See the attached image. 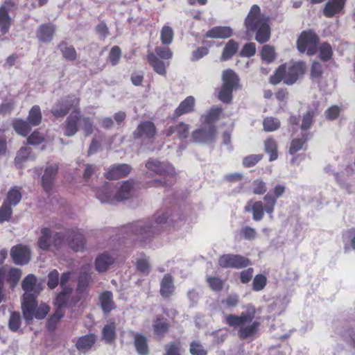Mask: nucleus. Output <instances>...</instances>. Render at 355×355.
Segmentation results:
<instances>
[{
	"label": "nucleus",
	"mask_w": 355,
	"mask_h": 355,
	"mask_svg": "<svg viewBox=\"0 0 355 355\" xmlns=\"http://www.w3.org/2000/svg\"><path fill=\"white\" fill-rule=\"evenodd\" d=\"M267 191L266 182L261 178L256 179L252 182V192L255 195H263Z\"/></svg>",
	"instance_id": "69168bd1"
},
{
	"label": "nucleus",
	"mask_w": 355,
	"mask_h": 355,
	"mask_svg": "<svg viewBox=\"0 0 355 355\" xmlns=\"http://www.w3.org/2000/svg\"><path fill=\"white\" fill-rule=\"evenodd\" d=\"M174 279L169 274H165L160 282L159 293L164 298H169L175 292Z\"/></svg>",
	"instance_id": "b1692460"
},
{
	"label": "nucleus",
	"mask_w": 355,
	"mask_h": 355,
	"mask_svg": "<svg viewBox=\"0 0 355 355\" xmlns=\"http://www.w3.org/2000/svg\"><path fill=\"white\" fill-rule=\"evenodd\" d=\"M155 220L144 223L137 221L130 225L127 228L138 236L141 242L146 243L150 241L159 231V228L175 225L174 215L171 211H157L154 216Z\"/></svg>",
	"instance_id": "f257e3e1"
},
{
	"label": "nucleus",
	"mask_w": 355,
	"mask_h": 355,
	"mask_svg": "<svg viewBox=\"0 0 355 355\" xmlns=\"http://www.w3.org/2000/svg\"><path fill=\"white\" fill-rule=\"evenodd\" d=\"M80 98L75 94H68L58 100L50 110L52 115L56 118H63L72 110L74 113L80 112Z\"/></svg>",
	"instance_id": "0eeeda50"
},
{
	"label": "nucleus",
	"mask_w": 355,
	"mask_h": 355,
	"mask_svg": "<svg viewBox=\"0 0 355 355\" xmlns=\"http://www.w3.org/2000/svg\"><path fill=\"white\" fill-rule=\"evenodd\" d=\"M91 277L88 273L82 272L78 280L76 292L80 294L78 297H73V304H76L82 299L83 295L86 292L90 283Z\"/></svg>",
	"instance_id": "72a5a7b5"
},
{
	"label": "nucleus",
	"mask_w": 355,
	"mask_h": 355,
	"mask_svg": "<svg viewBox=\"0 0 355 355\" xmlns=\"http://www.w3.org/2000/svg\"><path fill=\"white\" fill-rule=\"evenodd\" d=\"M195 105L196 100L193 96H189L186 97L174 110L171 119L176 120L182 115L193 112L195 110Z\"/></svg>",
	"instance_id": "aec40b11"
},
{
	"label": "nucleus",
	"mask_w": 355,
	"mask_h": 355,
	"mask_svg": "<svg viewBox=\"0 0 355 355\" xmlns=\"http://www.w3.org/2000/svg\"><path fill=\"white\" fill-rule=\"evenodd\" d=\"M37 296L26 294L25 302H21L23 316L28 322L32 321L34 318H44L50 310L49 306L45 304L37 306Z\"/></svg>",
	"instance_id": "423d86ee"
},
{
	"label": "nucleus",
	"mask_w": 355,
	"mask_h": 355,
	"mask_svg": "<svg viewBox=\"0 0 355 355\" xmlns=\"http://www.w3.org/2000/svg\"><path fill=\"white\" fill-rule=\"evenodd\" d=\"M58 166L55 164L47 166L42 177V186L46 192L52 190L54 180L58 174Z\"/></svg>",
	"instance_id": "412c9836"
},
{
	"label": "nucleus",
	"mask_w": 355,
	"mask_h": 355,
	"mask_svg": "<svg viewBox=\"0 0 355 355\" xmlns=\"http://www.w3.org/2000/svg\"><path fill=\"white\" fill-rule=\"evenodd\" d=\"M164 355H181V343L180 341H173L164 346Z\"/></svg>",
	"instance_id": "5fc2aeb1"
},
{
	"label": "nucleus",
	"mask_w": 355,
	"mask_h": 355,
	"mask_svg": "<svg viewBox=\"0 0 355 355\" xmlns=\"http://www.w3.org/2000/svg\"><path fill=\"white\" fill-rule=\"evenodd\" d=\"M99 302L104 314L110 313L116 308L113 300V294L110 291H105L99 295Z\"/></svg>",
	"instance_id": "bb28decb"
},
{
	"label": "nucleus",
	"mask_w": 355,
	"mask_h": 355,
	"mask_svg": "<svg viewBox=\"0 0 355 355\" xmlns=\"http://www.w3.org/2000/svg\"><path fill=\"white\" fill-rule=\"evenodd\" d=\"M27 121L32 126H37L42 123V114L39 105H33L30 109Z\"/></svg>",
	"instance_id": "a18cd8bd"
},
{
	"label": "nucleus",
	"mask_w": 355,
	"mask_h": 355,
	"mask_svg": "<svg viewBox=\"0 0 355 355\" xmlns=\"http://www.w3.org/2000/svg\"><path fill=\"white\" fill-rule=\"evenodd\" d=\"M233 35L232 29L229 26H214L205 33L207 38H229Z\"/></svg>",
	"instance_id": "473e14b6"
},
{
	"label": "nucleus",
	"mask_w": 355,
	"mask_h": 355,
	"mask_svg": "<svg viewBox=\"0 0 355 355\" xmlns=\"http://www.w3.org/2000/svg\"><path fill=\"white\" fill-rule=\"evenodd\" d=\"M342 239L345 252H347L350 248L355 250V228L352 227L344 231L342 234Z\"/></svg>",
	"instance_id": "c03bdc74"
},
{
	"label": "nucleus",
	"mask_w": 355,
	"mask_h": 355,
	"mask_svg": "<svg viewBox=\"0 0 355 355\" xmlns=\"http://www.w3.org/2000/svg\"><path fill=\"white\" fill-rule=\"evenodd\" d=\"M116 338V323L113 320H110L102 329L101 340L106 344L112 345L115 343Z\"/></svg>",
	"instance_id": "a878e982"
},
{
	"label": "nucleus",
	"mask_w": 355,
	"mask_h": 355,
	"mask_svg": "<svg viewBox=\"0 0 355 355\" xmlns=\"http://www.w3.org/2000/svg\"><path fill=\"white\" fill-rule=\"evenodd\" d=\"M222 80L218 97L223 103H230L232 99L233 91L239 87V78L232 69H228L223 71Z\"/></svg>",
	"instance_id": "1a4fd4ad"
},
{
	"label": "nucleus",
	"mask_w": 355,
	"mask_h": 355,
	"mask_svg": "<svg viewBox=\"0 0 355 355\" xmlns=\"http://www.w3.org/2000/svg\"><path fill=\"white\" fill-rule=\"evenodd\" d=\"M177 137L180 139H184L188 137L189 132V125L184 122H180L175 125Z\"/></svg>",
	"instance_id": "774afa93"
},
{
	"label": "nucleus",
	"mask_w": 355,
	"mask_h": 355,
	"mask_svg": "<svg viewBox=\"0 0 355 355\" xmlns=\"http://www.w3.org/2000/svg\"><path fill=\"white\" fill-rule=\"evenodd\" d=\"M189 352L191 355H207L208 352L200 342L193 340L190 343Z\"/></svg>",
	"instance_id": "bf43d9fd"
},
{
	"label": "nucleus",
	"mask_w": 355,
	"mask_h": 355,
	"mask_svg": "<svg viewBox=\"0 0 355 355\" xmlns=\"http://www.w3.org/2000/svg\"><path fill=\"white\" fill-rule=\"evenodd\" d=\"M255 309H252L248 313L242 312L240 315L227 314L225 316L226 324L233 329H238V336L243 340L248 338L253 339L259 332L260 322L254 320Z\"/></svg>",
	"instance_id": "7ed1b4c3"
},
{
	"label": "nucleus",
	"mask_w": 355,
	"mask_h": 355,
	"mask_svg": "<svg viewBox=\"0 0 355 355\" xmlns=\"http://www.w3.org/2000/svg\"><path fill=\"white\" fill-rule=\"evenodd\" d=\"M65 237L68 241L69 246L74 252H83L85 248L86 241L84 236L78 232L77 228L68 230L63 234L60 232L55 234L53 243L55 246H60L64 243Z\"/></svg>",
	"instance_id": "6e6552de"
},
{
	"label": "nucleus",
	"mask_w": 355,
	"mask_h": 355,
	"mask_svg": "<svg viewBox=\"0 0 355 355\" xmlns=\"http://www.w3.org/2000/svg\"><path fill=\"white\" fill-rule=\"evenodd\" d=\"M251 202V200L249 201L244 209L245 211H252L253 219L255 221H259L263 218L264 211H266L265 205L261 201H256L250 207Z\"/></svg>",
	"instance_id": "f704fd0d"
},
{
	"label": "nucleus",
	"mask_w": 355,
	"mask_h": 355,
	"mask_svg": "<svg viewBox=\"0 0 355 355\" xmlns=\"http://www.w3.org/2000/svg\"><path fill=\"white\" fill-rule=\"evenodd\" d=\"M10 256L15 264L25 265L31 259V251L27 246L18 244L10 250Z\"/></svg>",
	"instance_id": "f3484780"
},
{
	"label": "nucleus",
	"mask_w": 355,
	"mask_h": 355,
	"mask_svg": "<svg viewBox=\"0 0 355 355\" xmlns=\"http://www.w3.org/2000/svg\"><path fill=\"white\" fill-rule=\"evenodd\" d=\"M50 236H51V230L48 227H44L41 230V236L38 239V246L40 248L47 250L50 248Z\"/></svg>",
	"instance_id": "09e8293b"
},
{
	"label": "nucleus",
	"mask_w": 355,
	"mask_h": 355,
	"mask_svg": "<svg viewBox=\"0 0 355 355\" xmlns=\"http://www.w3.org/2000/svg\"><path fill=\"white\" fill-rule=\"evenodd\" d=\"M218 263L223 268L241 269L251 265V261L241 254H225L219 257Z\"/></svg>",
	"instance_id": "9b49d317"
},
{
	"label": "nucleus",
	"mask_w": 355,
	"mask_h": 355,
	"mask_svg": "<svg viewBox=\"0 0 355 355\" xmlns=\"http://www.w3.org/2000/svg\"><path fill=\"white\" fill-rule=\"evenodd\" d=\"M315 111L311 110H308L302 116V123L300 128L302 131L308 130L314 122L315 116Z\"/></svg>",
	"instance_id": "3c124183"
},
{
	"label": "nucleus",
	"mask_w": 355,
	"mask_h": 355,
	"mask_svg": "<svg viewBox=\"0 0 355 355\" xmlns=\"http://www.w3.org/2000/svg\"><path fill=\"white\" fill-rule=\"evenodd\" d=\"M142 256L144 257H141L137 260L135 267L137 270L139 272L148 275L150 272V264L145 254H142Z\"/></svg>",
	"instance_id": "4d7b16f0"
},
{
	"label": "nucleus",
	"mask_w": 355,
	"mask_h": 355,
	"mask_svg": "<svg viewBox=\"0 0 355 355\" xmlns=\"http://www.w3.org/2000/svg\"><path fill=\"white\" fill-rule=\"evenodd\" d=\"M44 140V136L37 130H34L27 138L28 144L33 146L41 144Z\"/></svg>",
	"instance_id": "338daca9"
},
{
	"label": "nucleus",
	"mask_w": 355,
	"mask_h": 355,
	"mask_svg": "<svg viewBox=\"0 0 355 355\" xmlns=\"http://www.w3.org/2000/svg\"><path fill=\"white\" fill-rule=\"evenodd\" d=\"M96 342V336L94 334H88L78 338L76 343V349L82 352L89 351Z\"/></svg>",
	"instance_id": "c756f323"
},
{
	"label": "nucleus",
	"mask_w": 355,
	"mask_h": 355,
	"mask_svg": "<svg viewBox=\"0 0 355 355\" xmlns=\"http://www.w3.org/2000/svg\"><path fill=\"white\" fill-rule=\"evenodd\" d=\"M319 37L312 31H304L300 35L296 46L301 53H306L308 55H314L318 52Z\"/></svg>",
	"instance_id": "9d476101"
},
{
	"label": "nucleus",
	"mask_w": 355,
	"mask_h": 355,
	"mask_svg": "<svg viewBox=\"0 0 355 355\" xmlns=\"http://www.w3.org/2000/svg\"><path fill=\"white\" fill-rule=\"evenodd\" d=\"M133 188V182L126 180L123 182L114 196L112 195L111 186L106 183L102 187L97 189L96 195L98 199L103 203H114L129 199Z\"/></svg>",
	"instance_id": "39448f33"
},
{
	"label": "nucleus",
	"mask_w": 355,
	"mask_h": 355,
	"mask_svg": "<svg viewBox=\"0 0 355 355\" xmlns=\"http://www.w3.org/2000/svg\"><path fill=\"white\" fill-rule=\"evenodd\" d=\"M280 121L273 116H267L263 120V128L265 132H274L280 128Z\"/></svg>",
	"instance_id": "de8ad7c7"
},
{
	"label": "nucleus",
	"mask_w": 355,
	"mask_h": 355,
	"mask_svg": "<svg viewBox=\"0 0 355 355\" xmlns=\"http://www.w3.org/2000/svg\"><path fill=\"white\" fill-rule=\"evenodd\" d=\"M36 282V277L33 274L28 275L23 279L21 282V287L23 290L25 291V293H24L22 297V302H25V295L26 294L37 297L39 291H37L35 288Z\"/></svg>",
	"instance_id": "cd10ccee"
},
{
	"label": "nucleus",
	"mask_w": 355,
	"mask_h": 355,
	"mask_svg": "<svg viewBox=\"0 0 355 355\" xmlns=\"http://www.w3.org/2000/svg\"><path fill=\"white\" fill-rule=\"evenodd\" d=\"M171 324L168 320L162 315H157L153 322L154 334L163 338L169 331Z\"/></svg>",
	"instance_id": "4be33fe9"
},
{
	"label": "nucleus",
	"mask_w": 355,
	"mask_h": 355,
	"mask_svg": "<svg viewBox=\"0 0 355 355\" xmlns=\"http://www.w3.org/2000/svg\"><path fill=\"white\" fill-rule=\"evenodd\" d=\"M263 157V154L250 155L243 157L242 164L245 168L252 167L259 162Z\"/></svg>",
	"instance_id": "e2e57ef3"
},
{
	"label": "nucleus",
	"mask_w": 355,
	"mask_h": 355,
	"mask_svg": "<svg viewBox=\"0 0 355 355\" xmlns=\"http://www.w3.org/2000/svg\"><path fill=\"white\" fill-rule=\"evenodd\" d=\"M80 119V112H71L66 119L64 134L67 137H72L78 131V123Z\"/></svg>",
	"instance_id": "5701e85b"
},
{
	"label": "nucleus",
	"mask_w": 355,
	"mask_h": 355,
	"mask_svg": "<svg viewBox=\"0 0 355 355\" xmlns=\"http://www.w3.org/2000/svg\"><path fill=\"white\" fill-rule=\"evenodd\" d=\"M285 191L286 187L284 185L277 184L273 188L272 193H268L263 197L266 212L270 215V217H272V214L274 212L277 199L280 198Z\"/></svg>",
	"instance_id": "2eb2a0df"
},
{
	"label": "nucleus",
	"mask_w": 355,
	"mask_h": 355,
	"mask_svg": "<svg viewBox=\"0 0 355 355\" xmlns=\"http://www.w3.org/2000/svg\"><path fill=\"white\" fill-rule=\"evenodd\" d=\"M21 316L19 312L13 311L11 313L8 327L12 331H17L21 326Z\"/></svg>",
	"instance_id": "680f3d73"
},
{
	"label": "nucleus",
	"mask_w": 355,
	"mask_h": 355,
	"mask_svg": "<svg viewBox=\"0 0 355 355\" xmlns=\"http://www.w3.org/2000/svg\"><path fill=\"white\" fill-rule=\"evenodd\" d=\"M239 47V43L236 41L230 40L223 48L220 60L222 61H227L232 58V57L237 53Z\"/></svg>",
	"instance_id": "4c0bfd02"
},
{
	"label": "nucleus",
	"mask_w": 355,
	"mask_h": 355,
	"mask_svg": "<svg viewBox=\"0 0 355 355\" xmlns=\"http://www.w3.org/2000/svg\"><path fill=\"white\" fill-rule=\"evenodd\" d=\"M21 277V270L19 268H12L7 275V281L10 287H15Z\"/></svg>",
	"instance_id": "864d4df0"
},
{
	"label": "nucleus",
	"mask_w": 355,
	"mask_h": 355,
	"mask_svg": "<svg viewBox=\"0 0 355 355\" xmlns=\"http://www.w3.org/2000/svg\"><path fill=\"white\" fill-rule=\"evenodd\" d=\"M21 198V189L17 187H13L8 191L3 202L12 207L16 206L20 202Z\"/></svg>",
	"instance_id": "79ce46f5"
},
{
	"label": "nucleus",
	"mask_w": 355,
	"mask_h": 355,
	"mask_svg": "<svg viewBox=\"0 0 355 355\" xmlns=\"http://www.w3.org/2000/svg\"><path fill=\"white\" fill-rule=\"evenodd\" d=\"M146 167L159 175L172 176L175 174L173 166L167 162H162L156 159L150 158L146 163Z\"/></svg>",
	"instance_id": "4468645a"
},
{
	"label": "nucleus",
	"mask_w": 355,
	"mask_h": 355,
	"mask_svg": "<svg viewBox=\"0 0 355 355\" xmlns=\"http://www.w3.org/2000/svg\"><path fill=\"white\" fill-rule=\"evenodd\" d=\"M221 112L222 109L220 107H213L206 114L202 116L201 119H204L203 123L205 125L208 126L215 125L214 123L219 119Z\"/></svg>",
	"instance_id": "37998d69"
},
{
	"label": "nucleus",
	"mask_w": 355,
	"mask_h": 355,
	"mask_svg": "<svg viewBox=\"0 0 355 355\" xmlns=\"http://www.w3.org/2000/svg\"><path fill=\"white\" fill-rule=\"evenodd\" d=\"M157 133V130L153 122L150 121H141L133 132L135 139H141L144 137L153 139Z\"/></svg>",
	"instance_id": "6ab92c4d"
},
{
	"label": "nucleus",
	"mask_w": 355,
	"mask_h": 355,
	"mask_svg": "<svg viewBox=\"0 0 355 355\" xmlns=\"http://www.w3.org/2000/svg\"><path fill=\"white\" fill-rule=\"evenodd\" d=\"M306 70V65L303 61L284 63L276 69L274 74L270 77L269 82L273 85L282 81L285 85H293L304 76Z\"/></svg>",
	"instance_id": "20e7f679"
},
{
	"label": "nucleus",
	"mask_w": 355,
	"mask_h": 355,
	"mask_svg": "<svg viewBox=\"0 0 355 355\" xmlns=\"http://www.w3.org/2000/svg\"><path fill=\"white\" fill-rule=\"evenodd\" d=\"M17 3L13 0H5L0 6V32L5 35L8 33L12 24V18L9 12L15 10Z\"/></svg>",
	"instance_id": "f8f14e48"
},
{
	"label": "nucleus",
	"mask_w": 355,
	"mask_h": 355,
	"mask_svg": "<svg viewBox=\"0 0 355 355\" xmlns=\"http://www.w3.org/2000/svg\"><path fill=\"white\" fill-rule=\"evenodd\" d=\"M217 137V128L216 125H205L192 132L191 140L195 143H212Z\"/></svg>",
	"instance_id": "ddd939ff"
},
{
	"label": "nucleus",
	"mask_w": 355,
	"mask_h": 355,
	"mask_svg": "<svg viewBox=\"0 0 355 355\" xmlns=\"http://www.w3.org/2000/svg\"><path fill=\"white\" fill-rule=\"evenodd\" d=\"M71 293L72 288L71 287L63 288L62 291L57 295L54 304L58 308L75 305L73 304V297H71V302L69 301Z\"/></svg>",
	"instance_id": "7c9ffc66"
},
{
	"label": "nucleus",
	"mask_w": 355,
	"mask_h": 355,
	"mask_svg": "<svg viewBox=\"0 0 355 355\" xmlns=\"http://www.w3.org/2000/svg\"><path fill=\"white\" fill-rule=\"evenodd\" d=\"M146 58L155 72L161 76H166V69L164 61L157 58V55L151 51L148 52Z\"/></svg>",
	"instance_id": "2f4dec72"
},
{
	"label": "nucleus",
	"mask_w": 355,
	"mask_h": 355,
	"mask_svg": "<svg viewBox=\"0 0 355 355\" xmlns=\"http://www.w3.org/2000/svg\"><path fill=\"white\" fill-rule=\"evenodd\" d=\"M173 31L168 26H164L161 29L160 40L163 44L169 45L173 40Z\"/></svg>",
	"instance_id": "603ef678"
},
{
	"label": "nucleus",
	"mask_w": 355,
	"mask_h": 355,
	"mask_svg": "<svg viewBox=\"0 0 355 355\" xmlns=\"http://www.w3.org/2000/svg\"><path fill=\"white\" fill-rule=\"evenodd\" d=\"M267 284V278L263 274L256 275L252 280V290L254 291H262Z\"/></svg>",
	"instance_id": "6e6d98bb"
},
{
	"label": "nucleus",
	"mask_w": 355,
	"mask_h": 355,
	"mask_svg": "<svg viewBox=\"0 0 355 355\" xmlns=\"http://www.w3.org/2000/svg\"><path fill=\"white\" fill-rule=\"evenodd\" d=\"M121 57V50L119 46H114L112 47L109 55L108 59L112 66H116L119 64Z\"/></svg>",
	"instance_id": "0e129e2a"
},
{
	"label": "nucleus",
	"mask_w": 355,
	"mask_h": 355,
	"mask_svg": "<svg viewBox=\"0 0 355 355\" xmlns=\"http://www.w3.org/2000/svg\"><path fill=\"white\" fill-rule=\"evenodd\" d=\"M128 164H113L109 167L104 176L107 180H115L126 178L132 171Z\"/></svg>",
	"instance_id": "dca6fc26"
},
{
	"label": "nucleus",
	"mask_w": 355,
	"mask_h": 355,
	"mask_svg": "<svg viewBox=\"0 0 355 355\" xmlns=\"http://www.w3.org/2000/svg\"><path fill=\"white\" fill-rule=\"evenodd\" d=\"M12 125L16 132L22 137H26L31 130L32 125L30 123L21 119H15Z\"/></svg>",
	"instance_id": "a19ab883"
},
{
	"label": "nucleus",
	"mask_w": 355,
	"mask_h": 355,
	"mask_svg": "<svg viewBox=\"0 0 355 355\" xmlns=\"http://www.w3.org/2000/svg\"><path fill=\"white\" fill-rule=\"evenodd\" d=\"M134 337V346L139 355H148L150 353L147 338L140 333L132 332Z\"/></svg>",
	"instance_id": "c85d7f7f"
},
{
	"label": "nucleus",
	"mask_w": 355,
	"mask_h": 355,
	"mask_svg": "<svg viewBox=\"0 0 355 355\" xmlns=\"http://www.w3.org/2000/svg\"><path fill=\"white\" fill-rule=\"evenodd\" d=\"M247 35H255V40L264 44L270 38L269 19L261 12L260 7L254 4L251 6L243 23Z\"/></svg>",
	"instance_id": "f03ea898"
},
{
	"label": "nucleus",
	"mask_w": 355,
	"mask_h": 355,
	"mask_svg": "<svg viewBox=\"0 0 355 355\" xmlns=\"http://www.w3.org/2000/svg\"><path fill=\"white\" fill-rule=\"evenodd\" d=\"M114 259L107 253L100 254L95 261L96 270L98 272L106 271L113 264Z\"/></svg>",
	"instance_id": "e433bc0d"
},
{
	"label": "nucleus",
	"mask_w": 355,
	"mask_h": 355,
	"mask_svg": "<svg viewBox=\"0 0 355 355\" xmlns=\"http://www.w3.org/2000/svg\"><path fill=\"white\" fill-rule=\"evenodd\" d=\"M309 140V134H302L301 138L293 139L291 141L288 153L291 155H295L297 152L302 149L306 148V143Z\"/></svg>",
	"instance_id": "c9c22d12"
},
{
	"label": "nucleus",
	"mask_w": 355,
	"mask_h": 355,
	"mask_svg": "<svg viewBox=\"0 0 355 355\" xmlns=\"http://www.w3.org/2000/svg\"><path fill=\"white\" fill-rule=\"evenodd\" d=\"M12 206L3 202L2 205L0 207V223L9 221L12 217Z\"/></svg>",
	"instance_id": "13d9d810"
},
{
	"label": "nucleus",
	"mask_w": 355,
	"mask_h": 355,
	"mask_svg": "<svg viewBox=\"0 0 355 355\" xmlns=\"http://www.w3.org/2000/svg\"><path fill=\"white\" fill-rule=\"evenodd\" d=\"M347 0H329L326 3L323 14L326 17L331 18L342 12Z\"/></svg>",
	"instance_id": "393cba45"
},
{
	"label": "nucleus",
	"mask_w": 355,
	"mask_h": 355,
	"mask_svg": "<svg viewBox=\"0 0 355 355\" xmlns=\"http://www.w3.org/2000/svg\"><path fill=\"white\" fill-rule=\"evenodd\" d=\"M264 150L269 154L270 162H273L278 158L277 142L273 137H269L265 140Z\"/></svg>",
	"instance_id": "ea45409f"
},
{
	"label": "nucleus",
	"mask_w": 355,
	"mask_h": 355,
	"mask_svg": "<svg viewBox=\"0 0 355 355\" xmlns=\"http://www.w3.org/2000/svg\"><path fill=\"white\" fill-rule=\"evenodd\" d=\"M55 31L56 26L53 23L42 24L36 30V38L42 43H50L53 40Z\"/></svg>",
	"instance_id": "a211bd4d"
},
{
	"label": "nucleus",
	"mask_w": 355,
	"mask_h": 355,
	"mask_svg": "<svg viewBox=\"0 0 355 355\" xmlns=\"http://www.w3.org/2000/svg\"><path fill=\"white\" fill-rule=\"evenodd\" d=\"M206 281L209 286L214 291H220L223 288L224 282L219 277L209 276L207 277Z\"/></svg>",
	"instance_id": "052dcab7"
},
{
	"label": "nucleus",
	"mask_w": 355,
	"mask_h": 355,
	"mask_svg": "<svg viewBox=\"0 0 355 355\" xmlns=\"http://www.w3.org/2000/svg\"><path fill=\"white\" fill-rule=\"evenodd\" d=\"M58 49L62 53L64 59L69 61H75L77 59V52L72 45H69L64 41L60 42L58 45Z\"/></svg>",
	"instance_id": "58836bf2"
},
{
	"label": "nucleus",
	"mask_w": 355,
	"mask_h": 355,
	"mask_svg": "<svg viewBox=\"0 0 355 355\" xmlns=\"http://www.w3.org/2000/svg\"><path fill=\"white\" fill-rule=\"evenodd\" d=\"M318 51H319L320 59L324 62L329 60L333 55L332 48L327 42L322 43L319 46H318Z\"/></svg>",
	"instance_id": "8fccbe9b"
},
{
	"label": "nucleus",
	"mask_w": 355,
	"mask_h": 355,
	"mask_svg": "<svg viewBox=\"0 0 355 355\" xmlns=\"http://www.w3.org/2000/svg\"><path fill=\"white\" fill-rule=\"evenodd\" d=\"M261 58L267 63L272 62L276 58L275 48L270 45H263L261 50Z\"/></svg>",
	"instance_id": "49530a36"
}]
</instances>
